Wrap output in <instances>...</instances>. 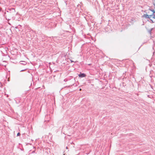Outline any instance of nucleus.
<instances>
[{"label": "nucleus", "mask_w": 155, "mask_h": 155, "mask_svg": "<svg viewBox=\"0 0 155 155\" xmlns=\"http://www.w3.org/2000/svg\"><path fill=\"white\" fill-rule=\"evenodd\" d=\"M152 16V15H149L147 14H144L142 16V17H145L146 18H150Z\"/></svg>", "instance_id": "1"}, {"label": "nucleus", "mask_w": 155, "mask_h": 155, "mask_svg": "<svg viewBox=\"0 0 155 155\" xmlns=\"http://www.w3.org/2000/svg\"><path fill=\"white\" fill-rule=\"evenodd\" d=\"M78 76L79 77L81 78H83L85 77V75L83 73L82 74H79L78 75Z\"/></svg>", "instance_id": "2"}, {"label": "nucleus", "mask_w": 155, "mask_h": 155, "mask_svg": "<svg viewBox=\"0 0 155 155\" xmlns=\"http://www.w3.org/2000/svg\"><path fill=\"white\" fill-rule=\"evenodd\" d=\"M20 63L21 64H22L24 65H25L26 64V62L24 61H20Z\"/></svg>", "instance_id": "3"}, {"label": "nucleus", "mask_w": 155, "mask_h": 155, "mask_svg": "<svg viewBox=\"0 0 155 155\" xmlns=\"http://www.w3.org/2000/svg\"><path fill=\"white\" fill-rule=\"evenodd\" d=\"M20 135V134L19 133H18L17 136H19Z\"/></svg>", "instance_id": "4"}, {"label": "nucleus", "mask_w": 155, "mask_h": 155, "mask_svg": "<svg viewBox=\"0 0 155 155\" xmlns=\"http://www.w3.org/2000/svg\"><path fill=\"white\" fill-rule=\"evenodd\" d=\"M151 11L153 12V13H155V12L153 10H151Z\"/></svg>", "instance_id": "5"}, {"label": "nucleus", "mask_w": 155, "mask_h": 155, "mask_svg": "<svg viewBox=\"0 0 155 155\" xmlns=\"http://www.w3.org/2000/svg\"><path fill=\"white\" fill-rule=\"evenodd\" d=\"M153 18H155V16H154Z\"/></svg>", "instance_id": "6"}, {"label": "nucleus", "mask_w": 155, "mask_h": 155, "mask_svg": "<svg viewBox=\"0 0 155 155\" xmlns=\"http://www.w3.org/2000/svg\"><path fill=\"white\" fill-rule=\"evenodd\" d=\"M80 91H81V89H80Z\"/></svg>", "instance_id": "7"}, {"label": "nucleus", "mask_w": 155, "mask_h": 155, "mask_svg": "<svg viewBox=\"0 0 155 155\" xmlns=\"http://www.w3.org/2000/svg\"><path fill=\"white\" fill-rule=\"evenodd\" d=\"M154 0V1H155V0Z\"/></svg>", "instance_id": "8"}]
</instances>
